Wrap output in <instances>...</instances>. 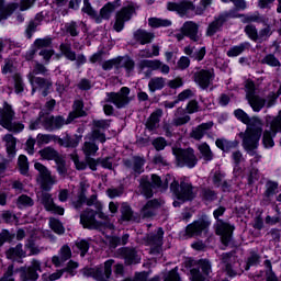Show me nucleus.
<instances>
[{
  "label": "nucleus",
  "mask_w": 281,
  "mask_h": 281,
  "mask_svg": "<svg viewBox=\"0 0 281 281\" xmlns=\"http://www.w3.org/2000/svg\"><path fill=\"white\" fill-rule=\"evenodd\" d=\"M234 232V226L220 221L217 224L216 233L222 238L223 245H229V240H232V234Z\"/></svg>",
  "instance_id": "18"
},
{
  "label": "nucleus",
  "mask_w": 281,
  "mask_h": 281,
  "mask_svg": "<svg viewBox=\"0 0 281 281\" xmlns=\"http://www.w3.org/2000/svg\"><path fill=\"white\" fill-rule=\"evenodd\" d=\"M25 249L30 250L29 256H38V254H41V248H38V246H36L32 239L27 240L25 244Z\"/></svg>",
  "instance_id": "48"
},
{
  "label": "nucleus",
  "mask_w": 281,
  "mask_h": 281,
  "mask_svg": "<svg viewBox=\"0 0 281 281\" xmlns=\"http://www.w3.org/2000/svg\"><path fill=\"white\" fill-rule=\"evenodd\" d=\"M266 196L268 199H271V196H273V194H276V192H278V183L276 182H268L266 184Z\"/></svg>",
  "instance_id": "54"
},
{
  "label": "nucleus",
  "mask_w": 281,
  "mask_h": 281,
  "mask_svg": "<svg viewBox=\"0 0 281 281\" xmlns=\"http://www.w3.org/2000/svg\"><path fill=\"white\" fill-rule=\"evenodd\" d=\"M34 168L40 172L38 181L42 190H52L58 182L56 176H53L52 171L41 162H35Z\"/></svg>",
  "instance_id": "9"
},
{
  "label": "nucleus",
  "mask_w": 281,
  "mask_h": 281,
  "mask_svg": "<svg viewBox=\"0 0 281 281\" xmlns=\"http://www.w3.org/2000/svg\"><path fill=\"white\" fill-rule=\"evenodd\" d=\"M27 256V252L23 250V245L19 244L15 246V248H10L7 251V258L9 260H16V258H25Z\"/></svg>",
  "instance_id": "29"
},
{
  "label": "nucleus",
  "mask_w": 281,
  "mask_h": 281,
  "mask_svg": "<svg viewBox=\"0 0 281 281\" xmlns=\"http://www.w3.org/2000/svg\"><path fill=\"white\" fill-rule=\"evenodd\" d=\"M164 240V229L158 228L157 233L155 235L147 236V245L153 247L154 249L156 247H161Z\"/></svg>",
  "instance_id": "26"
},
{
  "label": "nucleus",
  "mask_w": 281,
  "mask_h": 281,
  "mask_svg": "<svg viewBox=\"0 0 281 281\" xmlns=\"http://www.w3.org/2000/svg\"><path fill=\"white\" fill-rule=\"evenodd\" d=\"M164 115V111L161 110H156L148 119L146 126L148 131H155L159 124V120Z\"/></svg>",
  "instance_id": "33"
},
{
  "label": "nucleus",
  "mask_w": 281,
  "mask_h": 281,
  "mask_svg": "<svg viewBox=\"0 0 281 281\" xmlns=\"http://www.w3.org/2000/svg\"><path fill=\"white\" fill-rule=\"evenodd\" d=\"M49 226L55 232V234H65V227L60 223V221L56 218H50L49 220Z\"/></svg>",
  "instance_id": "43"
},
{
  "label": "nucleus",
  "mask_w": 281,
  "mask_h": 281,
  "mask_svg": "<svg viewBox=\"0 0 281 281\" xmlns=\"http://www.w3.org/2000/svg\"><path fill=\"white\" fill-rule=\"evenodd\" d=\"M164 87H166V79H164L162 77L151 78L148 82V89L149 91H151V93L164 89Z\"/></svg>",
  "instance_id": "35"
},
{
  "label": "nucleus",
  "mask_w": 281,
  "mask_h": 281,
  "mask_svg": "<svg viewBox=\"0 0 281 281\" xmlns=\"http://www.w3.org/2000/svg\"><path fill=\"white\" fill-rule=\"evenodd\" d=\"M167 9L170 12H177L178 14L182 15L183 14H188V12H190V10H194V4H192V2H180V3H176V2H169L167 4Z\"/></svg>",
  "instance_id": "20"
},
{
  "label": "nucleus",
  "mask_w": 281,
  "mask_h": 281,
  "mask_svg": "<svg viewBox=\"0 0 281 281\" xmlns=\"http://www.w3.org/2000/svg\"><path fill=\"white\" fill-rule=\"evenodd\" d=\"M14 111H12V106L8 103L3 104V109H0V125L7 131H11L12 133H21L25 125L23 123L13 122Z\"/></svg>",
  "instance_id": "5"
},
{
  "label": "nucleus",
  "mask_w": 281,
  "mask_h": 281,
  "mask_svg": "<svg viewBox=\"0 0 281 281\" xmlns=\"http://www.w3.org/2000/svg\"><path fill=\"white\" fill-rule=\"evenodd\" d=\"M261 63L263 65H269V67H280V60H278V58H276V56L273 55H267Z\"/></svg>",
  "instance_id": "49"
},
{
  "label": "nucleus",
  "mask_w": 281,
  "mask_h": 281,
  "mask_svg": "<svg viewBox=\"0 0 281 281\" xmlns=\"http://www.w3.org/2000/svg\"><path fill=\"white\" fill-rule=\"evenodd\" d=\"M199 150L205 161H212V149H210V145L207 143H203L199 146Z\"/></svg>",
  "instance_id": "40"
},
{
  "label": "nucleus",
  "mask_w": 281,
  "mask_h": 281,
  "mask_svg": "<svg viewBox=\"0 0 281 281\" xmlns=\"http://www.w3.org/2000/svg\"><path fill=\"white\" fill-rule=\"evenodd\" d=\"M234 115L237 120H239V122H243V124H247V128L251 126H262V120H260V117H249V115L240 109L235 110Z\"/></svg>",
  "instance_id": "17"
},
{
  "label": "nucleus",
  "mask_w": 281,
  "mask_h": 281,
  "mask_svg": "<svg viewBox=\"0 0 281 281\" xmlns=\"http://www.w3.org/2000/svg\"><path fill=\"white\" fill-rule=\"evenodd\" d=\"M194 80L202 89H207L209 85H212L214 80V72L212 70H200L195 72Z\"/></svg>",
  "instance_id": "19"
},
{
  "label": "nucleus",
  "mask_w": 281,
  "mask_h": 281,
  "mask_svg": "<svg viewBox=\"0 0 281 281\" xmlns=\"http://www.w3.org/2000/svg\"><path fill=\"white\" fill-rule=\"evenodd\" d=\"M188 67H190V58L182 56L178 60V69H188Z\"/></svg>",
  "instance_id": "63"
},
{
  "label": "nucleus",
  "mask_w": 281,
  "mask_h": 281,
  "mask_svg": "<svg viewBox=\"0 0 281 281\" xmlns=\"http://www.w3.org/2000/svg\"><path fill=\"white\" fill-rule=\"evenodd\" d=\"M41 201H42L45 210H47L48 212H54L55 214H59V216H63V214H65V209H63L60 206H56V204H54V200L52 199V195L49 193L42 194Z\"/></svg>",
  "instance_id": "21"
},
{
  "label": "nucleus",
  "mask_w": 281,
  "mask_h": 281,
  "mask_svg": "<svg viewBox=\"0 0 281 281\" xmlns=\"http://www.w3.org/2000/svg\"><path fill=\"white\" fill-rule=\"evenodd\" d=\"M38 54H40V56H42L43 61L47 64V63H49V59L52 58V56H54V50L45 48V49L40 50Z\"/></svg>",
  "instance_id": "58"
},
{
  "label": "nucleus",
  "mask_w": 281,
  "mask_h": 281,
  "mask_svg": "<svg viewBox=\"0 0 281 281\" xmlns=\"http://www.w3.org/2000/svg\"><path fill=\"white\" fill-rule=\"evenodd\" d=\"M80 223L86 229H98L100 225L95 221V212L93 210H86L80 215Z\"/></svg>",
  "instance_id": "16"
},
{
  "label": "nucleus",
  "mask_w": 281,
  "mask_h": 281,
  "mask_svg": "<svg viewBox=\"0 0 281 281\" xmlns=\"http://www.w3.org/2000/svg\"><path fill=\"white\" fill-rule=\"evenodd\" d=\"M3 140L5 142L8 155L14 157V155H16V138H14L12 134H7Z\"/></svg>",
  "instance_id": "31"
},
{
  "label": "nucleus",
  "mask_w": 281,
  "mask_h": 281,
  "mask_svg": "<svg viewBox=\"0 0 281 281\" xmlns=\"http://www.w3.org/2000/svg\"><path fill=\"white\" fill-rule=\"evenodd\" d=\"M18 168L21 175H27L30 171V161H27V156L20 155L18 158Z\"/></svg>",
  "instance_id": "39"
},
{
  "label": "nucleus",
  "mask_w": 281,
  "mask_h": 281,
  "mask_svg": "<svg viewBox=\"0 0 281 281\" xmlns=\"http://www.w3.org/2000/svg\"><path fill=\"white\" fill-rule=\"evenodd\" d=\"M40 155H41L42 159H47L48 161H50L52 159H56L58 154L53 148L46 147V148L40 150Z\"/></svg>",
  "instance_id": "41"
},
{
  "label": "nucleus",
  "mask_w": 281,
  "mask_h": 281,
  "mask_svg": "<svg viewBox=\"0 0 281 281\" xmlns=\"http://www.w3.org/2000/svg\"><path fill=\"white\" fill-rule=\"evenodd\" d=\"M134 37L136 41H139L140 45H146L155 38V34L138 30L135 32Z\"/></svg>",
  "instance_id": "32"
},
{
  "label": "nucleus",
  "mask_w": 281,
  "mask_h": 281,
  "mask_svg": "<svg viewBox=\"0 0 281 281\" xmlns=\"http://www.w3.org/2000/svg\"><path fill=\"white\" fill-rule=\"evenodd\" d=\"M215 144L217 148H220L224 153H229V150H233V148H236L238 146V142L236 140L232 142L225 138L216 139Z\"/></svg>",
  "instance_id": "30"
},
{
  "label": "nucleus",
  "mask_w": 281,
  "mask_h": 281,
  "mask_svg": "<svg viewBox=\"0 0 281 281\" xmlns=\"http://www.w3.org/2000/svg\"><path fill=\"white\" fill-rule=\"evenodd\" d=\"M164 281H181L179 279V273L176 270H171L166 277Z\"/></svg>",
  "instance_id": "64"
},
{
  "label": "nucleus",
  "mask_w": 281,
  "mask_h": 281,
  "mask_svg": "<svg viewBox=\"0 0 281 281\" xmlns=\"http://www.w3.org/2000/svg\"><path fill=\"white\" fill-rule=\"evenodd\" d=\"M194 91L187 89L178 94V102H184V100H190V98H193Z\"/></svg>",
  "instance_id": "57"
},
{
  "label": "nucleus",
  "mask_w": 281,
  "mask_h": 281,
  "mask_svg": "<svg viewBox=\"0 0 281 281\" xmlns=\"http://www.w3.org/2000/svg\"><path fill=\"white\" fill-rule=\"evenodd\" d=\"M182 32L191 38V41H199V24L189 21L182 25Z\"/></svg>",
  "instance_id": "23"
},
{
  "label": "nucleus",
  "mask_w": 281,
  "mask_h": 281,
  "mask_svg": "<svg viewBox=\"0 0 281 281\" xmlns=\"http://www.w3.org/2000/svg\"><path fill=\"white\" fill-rule=\"evenodd\" d=\"M148 24L150 27H170L172 21L168 19L150 18Z\"/></svg>",
  "instance_id": "38"
},
{
  "label": "nucleus",
  "mask_w": 281,
  "mask_h": 281,
  "mask_svg": "<svg viewBox=\"0 0 281 281\" xmlns=\"http://www.w3.org/2000/svg\"><path fill=\"white\" fill-rule=\"evenodd\" d=\"M140 65L142 67H147V69H151L153 71L160 70L161 74H170V66L159 61L158 59L143 60Z\"/></svg>",
  "instance_id": "22"
},
{
  "label": "nucleus",
  "mask_w": 281,
  "mask_h": 281,
  "mask_svg": "<svg viewBox=\"0 0 281 281\" xmlns=\"http://www.w3.org/2000/svg\"><path fill=\"white\" fill-rule=\"evenodd\" d=\"M245 32H246L247 36L250 38V41H258L259 33H258V30L256 29V26L248 24L245 27Z\"/></svg>",
  "instance_id": "46"
},
{
  "label": "nucleus",
  "mask_w": 281,
  "mask_h": 281,
  "mask_svg": "<svg viewBox=\"0 0 281 281\" xmlns=\"http://www.w3.org/2000/svg\"><path fill=\"white\" fill-rule=\"evenodd\" d=\"M60 52L68 58V60H76V53L71 52V47L67 44L60 45Z\"/></svg>",
  "instance_id": "47"
},
{
  "label": "nucleus",
  "mask_w": 281,
  "mask_h": 281,
  "mask_svg": "<svg viewBox=\"0 0 281 281\" xmlns=\"http://www.w3.org/2000/svg\"><path fill=\"white\" fill-rule=\"evenodd\" d=\"M212 273V265L205 259L198 262V268L191 270V281H207L205 276Z\"/></svg>",
  "instance_id": "13"
},
{
  "label": "nucleus",
  "mask_w": 281,
  "mask_h": 281,
  "mask_svg": "<svg viewBox=\"0 0 281 281\" xmlns=\"http://www.w3.org/2000/svg\"><path fill=\"white\" fill-rule=\"evenodd\" d=\"M262 137V125L247 127L243 134V146L246 153L254 157Z\"/></svg>",
  "instance_id": "3"
},
{
  "label": "nucleus",
  "mask_w": 281,
  "mask_h": 281,
  "mask_svg": "<svg viewBox=\"0 0 281 281\" xmlns=\"http://www.w3.org/2000/svg\"><path fill=\"white\" fill-rule=\"evenodd\" d=\"M52 45L50 38H40L35 41V46L37 49H45V47H49Z\"/></svg>",
  "instance_id": "56"
},
{
  "label": "nucleus",
  "mask_w": 281,
  "mask_h": 281,
  "mask_svg": "<svg viewBox=\"0 0 281 281\" xmlns=\"http://www.w3.org/2000/svg\"><path fill=\"white\" fill-rule=\"evenodd\" d=\"M157 207H159V201L150 200L143 206L140 214L144 218H150V216L155 215V210H157Z\"/></svg>",
  "instance_id": "25"
},
{
  "label": "nucleus",
  "mask_w": 281,
  "mask_h": 281,
  "mask_svg": "<svg viewBox=\"0 0 281 281\" xmlns=\"http://www.w3.org/2000/svg\"><path fill=\"white\" fill-rule=\"evenodd\" d=\"M59 256L60 258L67 262L69 258H71V248L69 246L65 245L59 249Z\"/></svg>",
  "instance_id": "55"
},
{
  "label": "nucleus",
  "mask_w": 281,
  "mask_h": 281,
  "mask_svg": "<svg viewBox=\"0 0 281 281\" xmlns=\"http://www.w3.org/2000/svg\"><path fill=\"white\" fill-rule=\"evenodd\" d=\"M151 183L148 177H143L140 179V190L142 194L147 199L153 196V190H159V192H166L168 190V184H170V190L173 193L175 201L173 207H179L181 203H186V201H190L194 199V192L192 191V184L182 182L180 184L175 179V176L167 175L162 180L157 175H151Z\"/></svg>",
  "instance_id": "1"
},
{
  "label": "nucleus",
  "mask_w": 281,
  "mask_h": 281,
  "mask_svg": "<svg viewBox=\"0 0 281 281\" xmlns=\"http://www.w3.org/2000/svg\"><path fill=\"white\" fill-rule=\"evenodd\" d=\"M245 49H249V43L244 42L239 45L233 46L227 50V56L229 58H236V56H240Z\"/></svg>",
  "instance_id": "34"
},
{
  "label": "nucleus",
  "mask_w": 281,
  "mask_h": 281,
  "mask_svg": "<svg viewBox=\"0 0 281 281\" xmlns=\"http://www.w3.org/2000/svg\"><path fill=\"white\" fill-rule=\"evenodd\" d=\"M190 122V115L186 113L183 108H179L173 117V124L175 126H183V124H188Z\"/></svg>",
  "instance_id": "28"
},
{
  "label": "nucleus",
  "mask_w": 281,
  "mask_h": 281,
  "mask_svg": "<svg viewBox=\"0 0 281 281\" xmlns=\"http://www.w3.org/2000/svg\"><path fill=\"white\" fill-rule=\"evenodd\" d=\"M128 93H131V89L126 87L121 88L120 92H108L105 102H111L116 109H124L131 101Z\"/></svg>",
  "instance_id": "12"
},
{
  "label": "nucleus",
  "mask_w": 281,
  "mask_h": 281,
  "mask_svg": "<svg viewBox=\"0 0 281 281\" xmlns=\"http://www.w3.org/2000/svg\"><path fill=\"white\" fill-rule=\"evenodd\" d=\"M211 225L212 222L207 217L198 220L187 226V236H189V238H192V236H201L203 233L207 232Z\"/></svg>",
  "instance_id": "14"
},
{
  "label": "nucleus",
  "mask_w": 281,
  "mask_h": 281,
  "mask_svg": "<svg viewBox=\"0 0 281 281\" xmlns=\"http://www.w3.org/2000/svg\"><path fill=\"white\" fill-rule=\"evenodd\" d=\"M187 112L192 114L199 112V102L196 100H191L187 104Z\"/></svg>",
  "instance_id": "62"
},
{
  "label": "nucleus",
  "mask_w": 281,
  "mask_h": 281,
  "mask_svg": "<svg viewBox=\"0 0 281 281\" xmlns=\"http://www.w3.org/2000/svg\"><path fill=\"white\" fill-rule=\"evenodd\" d=\"M133 14H135V5H133V3L128 4L127 7H123L120 11H117L113 25L115 32H122V30H124V24L133 19Z\"/></svg>",
  "instance_id": "11"
},
{
  "label": "nucleus",
  "mask_w": 281,
  "mask_h": 281,
  "mask_svg": "<svg viewBox=\"0 0 281 281\" xmlns=\"http://www.w3.org/2000/svg\"><path fill=\"white\" fill-rule=\"evenodd\" d=\"M64 273H65V270H57L56 272H54L52 274H43L42 280H44V281L60 280V278H63Z\"/></svg>",
  "instance_id": "52"
},
{
  "label": "nucleus",
  "mask_w": 281,
  "mask_h": 281,
  "mask_svg": "<svg viewBox=\"0 0 281 281\" xmlns=\"http://www.w3.org/2000/svg\"><path fill=\"white\" fill-rule=\"evenodd\" d=\"M122 221H133V211L128 204L123 203L121 206Z\"/></svg>",
  "instance_id": "45"
},
{
  "label": "nucleus",
  "mask_w": 281,
  "mask_h": 281,
  "mask_svg": "<svg viewBox=\"0 0 281 281\" xmlns=\"http://www.w3.org/2000/svg\"><path fill=\"white\" fill-rule=\"evenodd\" d=\"M82 12L91 16L95 23H101L104 20L109 21L111 19V15L115 12V4L111 2L106 3L98 14L95 10H93V7H91L89 0H83Z\"/></svg>",
  "instance_id": "6"
},
{
  "label": "nucleus",
  "mask_w": 281,
  "mask_h": 281,
  "mask_svg": "<svg viewBox=\"0 0 281 281\" xmlns=\"http://www.w3.org/2000/svg\"><path fill=\"white\" fill-rule=\"evenodd\" d=\"M83 153L86 157H91L92 155H95L98 153V145L91 142H86L83 146Z\"/></svg>",
  "instance_id": "44"
},
{
  "label": "nucleus",
  "mask_w": 281,
  "mask_h": 281,
  "mask_svg": "<svg viewBox=\"0 0 281 281\" xmlns=\"http://www.w3.org/2000/svg\"><path fill=\"white\" fill-rule=\"evenodd\" d=\"M85 112L82 111V101H75L74 111L69 114L68 120L65 121L63 116H42L43 126L46 131H56V128H63L65 124H71L76 117H82Z\"/></svg>",
  "instance_id": "2"
},
{
  "label": "nucleus",
  "mask_w": 281,
  "mask_h": 281,
  "mask_svg": "<svg viewBox=\"0 0 281 281\" xmlns=\"http://www.w3.org/2000/svg\"><path fill=\"white\" fill-rule=\"evenodd\" d=\"M173 155L177 159L178 166L180 168H183V166H187V168H194L196 166V156L194 155V149H173Z\"/></svg>",
  "instance_id": "10"
},
{
  "label": "nucleus",
  "mask_w": 281,
  "mask_h": 281,
  "mask_svg": "<svg viewBox=\"0 0 281 281\" xmlns=\"http://www.w3.org/2000/svg\"><path fill=\"white\" fill-rule=\"evenodd\" d=\"M119 67H125L127 71H131L135 67V63L128 57L119 58Z\"/></svg>",
  "instance_id": "50"
},
{
  "label": "nucleus",
  "mask_w": 281,
  "mask_h": 281,
  "mask_svg": "<svg viewBox=\"0 0 281 281\" xmlns=\"http://www.w3.org/2000/svg\"><path fill=\"white\" fill-rule=\"evenodd\" d=\"M38 271L41 272V261L33 259L27 269H20V278L22 281L38 280Z\"/></svg>",
  "instance_id": "15"
},
{
  "label": "nucleus",
  "mask_w": 281,
  "mask_h": 281,
  "mask_svg": "<svg viewBox=\"0 0 281 281\" xmlns=\"http://www.w3.org/2000/svg\"><path fill=\"white\" fill-rule=\"evenodd\" d=\"M32 205H34V200H32V198L27 195L19 196L18 207H20V210H23V207H32Z\"/></svg>",
  "instance_id": "42"
},
{
  "label": "nucleus",
  "mask_w": 281,
  "mask_h": 281,
  "mask_svg": "<svg viewBox=\"0 0 281 281\" xmlns=\"http://www.w3.org/2000/svg\"><path fill=\"white\" fill-rule=\"evenodd\" d=\"M113 67H116V69H120V58L110 59L102 64V69H104L105 71L113 69Z\"/></svg>",
  "instance_id": "51"
},
{
  "label": "nucleus",
  "mask_w": 281,
  "mask_h": 281,
  "mask_svg": "<svg viewBox=\"0 0 281 281\" xmlns=\"http://www.w3.org/2000/svg\"><path fill=\"white\" fill-rule=\"evenodd\" d=\"M245 89L246 99L248 100V103L251 106L252 111H255V113H260V111L265 109V104H267V101L256 94V85L254 83V81H246Z\"/></svg>",
  "instance_id": "8"
},
{
  "label": "nucleus",
  "mask_w": 281,
  "mask_h": 281,
  "mask_svg": "<svg viewBox=\"0 0 281 281\" xmlns=\"http://www.w3.org/2000/svg\"><path fill=\"white\" fill-rule=\"evenodd\" d=\"M14 266H9L4 276L0 279V281H14Z\"/></svg>",
  "instance_id": "60"
},
{
  "label": "nucleus",
  "mask_w": 281,
  "mask_h": 281,
  "mask_svg": "<svg viewBox=\"0 0 281 281\" xmlns=\"http://www.w3.org/2000/svg\"><path fill=\"white\" fill-rule=\"evenodd\" d=\"M214 126L213 122L202 123L201 125L196 126L191 132V137L193 139H203V136Z\"/></svg>",
  "instance_id": "24"
},
{
  "label": "nucleus",
  "mask_w": 281,
  "mask_h": 281,
  "mask_svg": "<svg viewBox=\"0 0 281 281\" xmlns=\"http://www.w3.org/2000/svg\"><path fill=\"white\" fill-rule=\"evenodd\" d=\"M122 251H123V256L126 265H137V262L142 260V257L137 255V251H135V249L125 248Z\"/></svg>",
  "instance_id": "27"
},
{
  "label": "nucleus",
  "mask_w": 281,
  "mask_h": 281,
  "mask_svg": "<svg viewBox=\"0 0 281 281\" xmlns=\"http://www.w3.org/2000/svg\"><path fill=\"white\" fill-rule=\"evenodd\" d=\"M77 249H80V256L85 257L86 254L89 251V243L85 239H80L76 241Z\"/></svg>",
  "instance_id": "53"
},
{
  "label": "nucleus",
  "mask_w": 281,
  "mask_h": 281,
  "mask_svg": "<svg viewBox=\"0 0 281 281\" xmlns=\"http://www.w3.org/2000/svg\"><path fill=\"white\" fill-rule=\"evenodd\" d=\"M224 22L225 21L223 20V18H218L212 23H210L206 30V36H214V34H216V32H218L221 27H223Z\"/></svg>",
  "instance_id": "37"
},
{
  "label": "nucleus",
  "mask_w": 281,
  "mask_h": 281,
  "mask_svg": "<svg viewBox=\"0 0 281 281\" xmlns=\"http://www.w3.org/2000/svg\"><path fill=\"white\" fill-rule=\"evenodd\" d=\"M76 269H78V262L69 261L67 267L64 269V271L69 273L71 277H74L76 276Z\"/></svg>",
  "instance_id": "61"
},
{
  "label": "nucleus",
  "mask_w": 281,
  "mask_h": 281,
  "mask_svg": "<svg viewBox=\"0 0 281 281\" xmlns=\"http://www.w3.org/2000/svg\"><path fill=\"white\" fill-rule=\"evenodd\" d=\"M14 87H15V93H22L23 91V81L21 79L20 75H14Z\"/></svg>",
  "instance_id": "59"
},
{
  "label": "nucleus",
  "mask_w": 281,
  "mask_h": 281,
  "mask_svg": "<svg viewBox=\"0 0 281 281\" xmlns=\"http://www.w3.org/2000/svg\"><path fill=\"white\" fill-rule=\"evenodd\" d=\"M47 71V68H45V66L41 65V64H36L33 71H31L29 74V80L30 83L33 87V93L34 91H42L43 95H47V89H49V87H52V81H49V79H43L38 76V74H45Z\"/></svg>",
  "instance_id": "4"
},
{
  "label": "nucleus",
  "mask_w": 281,
  "mask_h": 281,
  "mask_svg": "<svg viewBox=\"0 0 281 281\" xmlns=\"http://www.w3.org/2000/svg\"><path fill=\"white\" fill-rule=\"evenodd\" d=\"M113 267V260H108L104 262V271L100 268H86L83 269V276L86 278H94L97 281H116L113 276H111Z\"/></svg>",
  "instance_id": "7"
},
{
  "label": "nucleus",
  "mask_w": 281,
  "mask_h": 281,
  "mask_svg": "<svg viewBox=\"0 0 281 281\" xmlns=\"http://www.w3.org/2000/svg\"><path fill=\"white\" fill-rule=\"evenodd\" d=\"M222 262L225 267V271L227 273V276H229L231 278H234V276H236L238 273V271L232 269V256H229V254H223L222 255Z\"/></svg>",
  "instance_id": "36"
}]
</instances>
